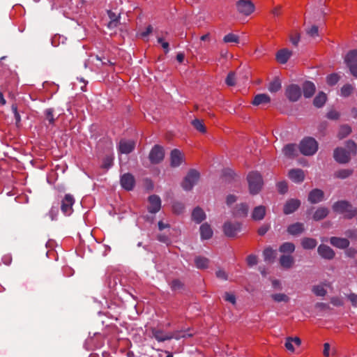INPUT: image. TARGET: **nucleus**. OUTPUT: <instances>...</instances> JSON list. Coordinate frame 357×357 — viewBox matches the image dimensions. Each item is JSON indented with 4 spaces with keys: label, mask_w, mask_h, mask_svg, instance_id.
I'll list each match as a JSON object with an SVG mask.
<instances>
[{
    "label": "nucleus",
    "mask_w": 357,
    "mask_h": 357,
    "mask_svg": "<svg viewBox=\"0 0 357 357\" xmlns=\"http://www.w3.org/2000/svg\"><path fill=\"white\" fill-rule=\"evenodd\" d=\"M333 212L344 215L346 219H352L357 215V208L345 199L339 200L332 205Z\"/></svg>",
    "instance_id": "1"
},
{
    "label": "nucleus",
    "mask_w": 357,
    "mask_h": 357,
    "mask_svg": "<svg viewBox=\"0 0 357 357\" xmlns=\"http://www.w3.org/2000/svg\"><path fill=\"white\" fill-rule=\"evenodd\" d=\"M247 179L250 194H258L261 191L264 184L261 175L257 172H252L248 174Z\"/></svg>",
    "instance_id": "2"
},
{
    "label": "nucleus",
    "mask_w": 357,
    "mask_h": 357,
    "mask_svg": "<svg viewBox=\"0 0 357 357\" xmlns=\"http://www.w3.org/2000/svg\"><path fill=\"white\" fill-rule=\"evenodd\" d=\"M299 150L304 155H313L318 150V143L312 137H305L300 142Z\"/></svg>",
    "instance_id": "3"
},
{
    "label": "nucleus",
    "mask_w": 357,
    "mask_h": 357,
    "mask_svg": "<svg viewBox=\"0 0 357 357\" xmlns=\"http://www.w3.org/2000/svg\"><path fill=\"white\" fill-rule=\"evenodd\" d=\"M199 177V172L195 169H190L182 182L183 188L186 191L191 190L198 182Z\"/></svg>",
    "instance_id": "4"
},
{
    "label": "nucleus",
    "mask_w": 357,
    "mask_h": 357,
    "mask_svg": "<svg viewBox=\"0 0 357 357\" xmlns=\"http://www.w3.org/2000/svg\"><path fill=\"white\" fill-rule=\"evenodd\" d=\"M344 61L353 76L357 77V50L349 51Z\"/></svg>",
    "instance_id": "5"
},
{
    "label": "nucleus",
    "mask_w": 357,
    "mask_h": 357,
    "mask_svg": "<svg viewBox=\"0 0 357 357\" xmlns=\"http://www.w3.org/2000/svg\"><path fill=\"white\" fill-rule=\"evenodd\" d=\"M224 234L229 238L235 237L238 232L241 230V224L230 221L225 222L222 226Z\"/></svg>",
    "instance_id": "6"
},
{
    "label": "nucleus",
    "mask_w": 357,
    "mask_h": 357,
    "mask_svg": "<svg viewBox=\"0 0 357 357\" xmlns=\"http://www.w3.org/2000/svg\"><path fill=\"white\" fill-rule=\"evenodd\" d=\"M285 96L291 102L298 101L302 96L301 88L296 84H291L285 89Z\"/></svg>",
    "instance_id": "7"
},
{
    "label": "nucleus",
    "mask_w": 357,
    "mask_h": 357,
    "mask_svg": "<svg viewBox=\"0 0 357 357\" xmlns=\"http://www.w3.org/2000/svg\"><path fill=\"white\" fill-rule=\"evenodd\" d=\"M236 6L238 12L245 16L250 15L255 10V5L250 0H238Z\"/></svg>",
    "instance_id": "8"
},
{
    "label": "nucleus",
    "mask_w": 357,
    "mask_h": 357,
    "mask_svg": "<svg viewBox=\"0 0 357 357\" xmlns=\"http://www.w3.org/2000/svg\"><path fill=\"white\" fill-rule=\"evenodd\" d=\"M335 160L340 164L348 163L351 160V154L347 150L342 147L336 148L333 151Z\"/></svg>",
    "instance_id": "9"
},
{
    "label": "nucleus",
    "mask_w": 357,
    "mask_h": 357,
    "mask_svg": "<svg viewBox=\"0 0 357 357\" xmlns=\"http://www.w3.org/2000/svg\"><path fill=\"white\" fill-rule=\"evenodd\" d=\"M164 156L163 148L160 145H155L149 153V158L152 164H158L163 160Z\"/></svg>",
    "instance_id": "10"
},
{
    "label": "nucleus",
    "mask_w": 357,
    "mask_h": 357,
    "mask_svg": "<svg viewBox=\"0 0 357 357\" xmlns=\"http://www.w3.org/2000/svg\"><path fill=\"white\" fill-rule=\"evenodd\" d=\"M75 203L73 197L70 194H66L61 201V209L66 215H70L73 210V206Z\"/></svg>",
    "instance_id": "11"
},
{
    "label": "nucleus",
    "mask_w": 357,
    "mask_h": 357,
    "mask_svg": "<svg viewBox=\"0 0 357 357\" xmlns=\"http://www.w3.org/2000/svg\"><path fill=\"white\" fill-rule=\"evenodd\" d=\"M120 182L123 189L130 191L132 190L135 186V179L131 174L126 173L121 176Z\"/></svg>",
    "instance_id": "12"
},
{
    "label": "nucleus",
    "mask_w": 357,
    "mask_h": 357,
    "mask_svg": "<svg viewBox=\"0 0 357 357\" xmlns=\"http://www.w3.org/2000/svg\"><path fill=\"white\" fill-rule=\"evenodd\" d=\"M324 199V192L322 190L314 188L312 190L307 197V200L312 204L321 202Z\"/></svg>",
    "instance_id": "13"
},
{
    "label": "nucleus",
    "mask_w": 357,
    "mask_h": 357,
    "mask_svg": "<svg viewBox=\"0 0 357 357\" xmlns=\"http://www.w3.org/2000/svg\"><path fill=\"white\" fill-rule=\"evenodd\" d=\"M301 206V201L298 199H288L284 205L283 213L289 215L295 212Z\"/></svg>",
    "instance_id": "14"
},
{
    "label": "nucleus",
    "mask_w": 357,
    "mask_h": 357,
    "mask_svg": "<svg viewBox=\"0 0 357 357\" xmlns=\"http://www.w3.org/2000/svg\"><path fill=\"white\" fill-rule=\"evenodd\" d=\"M135 147V142L131 139H121L119 144V151L121 153L128 154L131 153Z\"/></svg>",
    "instance_id": "15"
},
{
    "label": "nucleus",
    "mask_w": 357,
    "mask_h": 357,
    "mask_svg": "<svg viewBox=\"0 0 357 357\" xmlns=\"http://www.w3.org/2000/svg\"><path fill=\"white\" fill-rule=\"evenodd\" d=\"M149 206L148 207L149 212L151 213H156L160 210L161 199L159 196L153 195L149 197Z\"/></svg>",
    "instance_id": "16"
},
{
    "label": "nucleus",
    "mask_w": 357,
    "mask_h": 357,
    "mask_svg": "<svg viewBox=\"0 0 357 357\" xmlns=\"http://www.w3.org/2000/svg\"><path fill=\"white\" fill-rule=\"evenodd\" d=\"M318 254L324 259L331 260L335 257V252L328 245L321 244L317 248Z\"/></svg>",
    "instance_id": "17"
},
{
    "label": "nucleus",
    "mask_w": 357,
    "mask_h": 357,
    "mask_svg": "<svg viewBox=\"0 0 357 357\" xmlns=\"http://www.w3.org/2000/svg\"><path fill=\"white\" fill-rule=\"evenodd\" d=\"M288 176L293 182L301 183L304 181L305 175L301 169H292L289 171Z\"/></svg>",
    "instance_id": "18"
},
{
    "label": "nucleus",
    "mask_w": 357,
    "mask_h": 357,
    "mask_svg": "<svg viewBox=\"0 0 357 357\" xmlns=\"http://www.w3.org/2000/svg\"><path fill=\"white\" fill-rule=\"evenodd\" d=\"M305 225L302 222H295L287 227V231L289 235L296 236H299L305 231Z\"/></svg>",
    "instance_id": "19"
},
{
    "label": "nucleus",
    "mask_w": 357,
    "mask_h": 357,
    "mask_svg": "<svg viewBox=\"0 0 357 357\" xmlns=\"http://www.w3.org/2000/svg\"><path fill=\"white\" fill-rule=\"evenodd\" d=\"M183 160V155L182 153L175 149L171 151L170 154V165L172 167H177L182 163Z\"/></svg>",
    "instance_id": "20"
},
{
    "label": "nucleus",
    "mask_w": 357,
    "mask_h": 357,
    "mask_svg": "<svg viewBox=\"0 0 357 357\" xmlns=\"http://www.w3.org/2000/svg\"><path fill=\"white\" fill-rule=\"evenodd\" d=\"M151 333L152 336L160 342H162L167 340H171L170 333H165L164 331L156 328H151Z\"/></svg>",
    "instance_id": "21"
},
{
    "label": "nucleus",
    "mask_w": 357,
    "mask_h": 357,
    "mask_svg": "<svg viewBox=\"0 0 357 357\" xmlns=\"http://www.w3.org/2000/svg\"><path fill=\"white\" fill-rule=\"evenodd\" d=\"M330 243L339 249H346L349 246L350 242L346 238L332 236L330 238Z\"/></svg>",
    "instance_id": "22"
},
{
    "label": "nucleus",
    "mask_w": 357,
    "mask_h": 357,
    "mask_svg": "<svg viewBox=\"0 0 357 357\" xmlns=\"http://www.w3.org/2000/svg\"><path fill=\"white\" fill-rule=\"evenodd\" d=\"M248 206L246 204L242 203L236 206L233 211V215L236 218H244L248 215Z\"/></svg>",
    "instance_id": "23"
},
{
    "label": "nucleus",
    "mask_w": 357,
    "mask_h": 357,
    "mask_svg": "<svg viewBox=\"0 0 357 357\" xmlns=\"http://www.w3.org/2000/svg\"><path fill=\"white\" fill-rule=\"evenodd\" d=\"M316 91L315 85L310 81H305L303 84V96L306 98L312 97Z\"/></svg>",
    "instance_id": "24"
},
{
    "label": "nucleus",
    "mask_w": 357,
    "mask_h": 357,
    "mask_svg": "<svg viewBox=\"0 0 357 357\" xmlns=\"http://www.w3.org/2000/svg\"><path fill=\"white\" fill-rule=\"evenodd\" d=\"M291 54V51L284 48L277 52L276 59L280 63L284 64L288 61Z\"/></svg>",
    "instance_id": "25"
},
{
    "label": "nucleus",
    "mask_w": 357,
    "mask_h": 357,
    "mask_svg": "<svg viewBox=\"0 0 357 357\" xmlns=\"http://www.w3.org/2000/svg\"><path fill=\"white\" fill-rule=\"evenodd\" d=\"M200 236L202 240L210 239L213 236V230L209 224L205 222L200 226Z\"/></svg>",
    "instance_id": "26"
},
{
    "label": "nucleus",
    "mask_w": 357,
    "mask_h": 357,
    "mask_svg": "<svg viewBox=\"0 0 357 357\" xmlns=\"http://www.w3.org/2000/svg\"><path fill=\"white\" fill-rule=\"evenodd\" d=\"M206 219V214L202 208L197 206L192 213V220L197 224L201 223Z\"/></svg>",
    "instance_id": "27"
},
{
    "label": "nucleus",
    "mask_w": 357,
    "mask_h": 357,
    "mask_svg": "<svg viewBox=\"0 0 357 357\" xmlns=\"http://www.w3.org/2000/svg\"><path fill=\"white\" fill-rule=\"evenodd\" d=\"M107 15L109 18V22L107 24V27L109 29H114L119 24L120 14H116L112 10H107Z\"/></svg>",
    "instance_id": "28"
},
{
    "label": "nucleus",
    "mask_w": 357,
    "mask_h": 357,
    "mask_svg": "<svg viewBox=\"0 0 357 357\" xmlns=\"http://www.w3.org/2000/svg\"><path fill=\"white\" fill-rule=\"evenodd\" d=\"M282 153L286 157L293 158L297 155V146L295 144H288L284 146Z\"/></svg>",
    "instance_id": "29"
},
{
    "label": "nucleus",
    "mask_w": 357,
    "mask_h": 357,
    "mask_svg": "<svg viewBox=\"0 0 357 357\" xmlns=\"http://www.w3.org/2000/svg\"><path fill=\"white\" fill-rule=\"evenodd\" d=\"M329 213V210L325 206L319 207L313 214L312 218L314 221H319L324 219Z\"/></svg>",
    "instance_id": "30"
},
{
    "label": "nucleus",
    "mask_w": 357,
    "mask_h": 357,
    "mask_svg": "<svg viewBox=\"0 0 357 357\" xmlns=\"http://www.w3.org/2000/svg\"><path fill=\"white\" fill-rule=\"evenodd\" d=\"M271 102V98L268 95L265 93H259L255 96L252 103L255 106L260 105L268 104Z\"/></svg>",
    "instance_id": "31"
},
{
    "label": "nucleus",
    "mask_w": 357,
    "mask_h": 357,
    "mask_svg": "<svg viewBox=\"0 0 357 357\" xmlns=\"http://www.w3.org/2000/svg\"><path fill=\"white\" fill-rule=\"evenodd\" d=\"M266 215V207L264 206H256L252 213V218L258 221L264 219Z\"/></svg>",
    "instance_id": "32"
},
{
    "label": "nucleus",
    "mask_w": 357,
    "mask_h": 357,
    "mask_svg": "<svg viewBox=\"0 0 357 357\" xmlns=\"http://www.w3.org/2000/svg\"><path fill=\"white\" fill-rule=\"evenodd\" d=\"M294 264V259L290 255H283L280 258V264L284 268L289 269L292 267Z\"/></svg>",
    "instance_id": "33"
},
{
    "label": "nucleus",
    "mask_w": 357,
    "mask_h": 357,
    "mask_svg": "<svg viewBox=\"0 0 357 357\" xmlns=\"http://www.w3.org/2000/svg\"><path fill=\"white\" fill-rule=\"evenodd\" d=\"M190 328L186 331H174V332H170L171 340L175 339L176 340H180L181 338L190 337L193 335V333H189Z\"/></svg>",
    "instance_id": "34"
},
{
    "label": "nucleus",
    "mask_w": 357,
    "mask_h": 357,
    "mask_svg": "<svg viewBox=\"0 0 357 357\" xmlns=\"http://www.w3.org/2000/svg\"><path fill=\"white\" fill-rule=\"evenodd\" d=\"M301 243L303 249L312 250L317 246V241L313 238L305 237L302 238Z\"/></svg>",
    "instance_id": "35"
},
{
    "label": "nucleus",
    "mask_w": 357,
    "mask_h": 357,
    "mask_svg": "<svg viewBox=\"0 0 357 357\" xmlns=\"http://www.w3.org/2000/svg\"><path fill=\"white\" fill-rule=\"evenodd\" d=\"M327 100V97L325 93L319 92L314 98L313 105L317 108L322 107Z\"/></svg>",
    "instance_id": "36"
},
{
    "label": "nucleus",
    "mask_w": 357,
    "mask_h": 357,
    "mask_svg": "<svg viewBox=\"0 0 357 357\" xmlns=\"http://www.w3.org/2000/svg\"><path fill=\"white\" fill-rule=\"evenodd\" d=\"M354 170L351 169H341L334 173V177L340 179H345L352 175Z\"/></svg>",
    "instance_id": "37"
},
{
    "label": "nucleus",
    "mask_w": 357,
    "mask_h": 357,
    "mask_svg": "<svg viewBox=\"0 0 357 357\" xmlns=\"http://www.w3.org/2000/svg\"><path fill=\"white\" fill-rule=\"evenodd\" d=\"M279 251L284 254L290 255L295 251V245L291 242L283 243L280 246Z\"/></svg>",
    "instance_id": "38"
},
{
    "label": "nucleus",
    "mask_w": 357,
    "mask_h": 357,
    "mask_svg": "<svg viewBox=\"0 0 357 357\" xmlns=\"http://www.w3.org/2000/svg\"><path fill=\"white\" fill-rule=\"evenodd\" d=\"M191 123L194 128L197 130L198 132L203 134L206 132V128L202 120H200L199 119H195L192 121Z\"/></svg>",
    "instance_id": "39"
},
{
    "label": "nucleus",
    "mask_w": 357,
    "mask_h": 357,
    "mask_svg": "<svg viewBox=\"0 0 357 357\" xmlns=\"http://www.w3.org/2000/svg\"><path fill=\"white\" fill-rule=\"evenodd\" d=\"M351 132V128L349 125H342L340 126L337 137L340 139H342L347 137Z\"/></svg>",
    "instance_id": "40"
},
{
    "label": "nucleus",
    "mask_w": 357,
    "mask_h": 357,
    "mask_svg": "<svg viewBox=\"0 0 357 357\" xmlns=\"http://www.w3.org/2000/svg\"><path fill=\"white\" fill-rule=\"evenodd\" d=\"M208 259L204 257H197L195 259V263L198 268H206L208 265Z\"/></svg>",
    "instance_id": "41"
},
{
    "label": "nucleus",
    "mask_w": 357,
    "mask_h": 357,
    "mask_svg": "<svg viewBox=\"0 0 357 357\" xmlns=\"http://www.w3.org/2000/svg\"><path fill=\"white\" fill-rule=\"evenodd\" d=\"M281 87H282L281 82L280 81L279 79L275 78L274 80H273L269 84L268 89L271 93H275V92L278 91L279 90H280Z\"/></svg>",
    "instance_id": "42"
},
{
    "label": "nucleus",
    "mask_w": 357,
    "mask_h": 357,
    "mask_svg": "<svg viewBox=\"0 0 357 357\" xmlns=\"http://www.w3.org/2000/svg\"><path fill=\"white\" fill-rule=\"evenodd\" d=\"M312 291L317 296H324L327 293L323 284L313 286Z\"/></svg>",
    "instance_id": "43"
},
{
    "label": "nucleus",
    "mask_w": 357,
    "mask_h": 357,
    "mask_svg": "<svg viewBox=\"0 0 357 357\" xmlns=\"http://www.w3.org/2000/svg\"><path fill=\"white\" fill-rule=\"evenodd\" d=\"M264 261H271L275 257V250L271 248H266L263 252Z\"/></svg>",
    "instance_id": "44"
},
{
    "label": "nucleus",
    "mask_w": 357,
    "mask_h": 357,
    "mask_svg": "<svg viewBox=\"0 0 357 357\" xmlns=\"http://www.w3.org/2000/svg\"><path fill=\"white\" fill-rule=\"evenodd\" d=\"M271 298L278 303L284 302L287 303L289 301V297L284 294H275L271 295Z\"/></svg>",
    "instance_id": "45"
},
{
    "label": "nucleus",
    "mask_w": 357,
    "mask_h": 357,
    "mask_svg": "<svg viewBox=\"0 0 357 357\" xmlns=\"http://www.w3.org/2000/svg\"><path fill=\"white\" fill-rule=\"evenodd\" d=\"M223 41L225 43H239V37L237 35L230 33L224 36Z\"/></svg>",
    "instance_id": "46"
},
{
    "label": "nucleus",
    "mask_w": 357,
    "mask_h": 357,
    "mask_svg": "<svg viewBox=\"0 0 357 357\" xmlns=\"http://www.w3.org/2000/svg\"><path fill=\"white\" fill-rule=\"evenodd\" d=\"M340 79V76L337 73H332L327 76L326 82L330 86L335 85Z\"/></svg>",
    "instance_id": "47"
},
{
    "label": "nucleus",
    "mask_w": 357,
    "mask_h": 357,
    "mask_svg": "<svg viewBox=\"0 0 357 357\" xmlns=\"http://www.w3.org/2000/svg\"><path fill=\"white\" fill-rule=\"evenodd\" d=\"M354 88L350 84H344L341 88V95L344 97L349 96L353 92Z\"/></svg>",
    "instance_id": "48"
},
{
    "label": "nucleus",
    "mask_w": 357,
    "mask_h": 357,
    "mask_svg": "<svg viewBox=\"0 0 357 357\" xmlns=\"http://www.w3.org/2000/svg\"><path fill=\"white\" fill-rule=\"evenodd\" d=\"M278 191L281 195H284L288 190V185L286 181H280L276 184Z\"/></svg>",
    "instance_id": "49"
},
{
    "label": "nucleus",
    "mask_w": 357,
    "mask_h": 357,
    "mask_svg": "<svg viewBox=\"0 0 357 357\" xmlns=\"http://www.w3.org/2000/svg\"><path fill=\"white\" fill-rule=\"evenodd\" d=\"M347 151L350 152V154L356 155L357 152L356 144L352 140H348L346 143Z\"/></svg>",
    "instance_id": "50"
},
{
    "label": "nucleus",
    "mask_w": 357,
    "mask_h": 357,
    "mask_svg": "<svg viewBox=\"0 0 357 357\" xmlns=\"http://www.w3.org/2000/svg\"><path fill=\"white\" fill-rule=\"evenodd\" d=\"M54 109L48 108L45 111V119L50 123V124H54L55 122V119L54 117Z\"/></svg>",
    "instance_id": "51"
},
{
    "label": "nucleus",
    "mask_w": 357,
    "mask_h": 357,
    "mask_svg": "<svg viewBox=\"0 0 357 357\" xmlns=\"http://www.w3.org/2000/svg\"><path fill=\"white\" fill-rule=\"evenodd\" d=\"M225 82L228 86H232L236 84V77L234 72H229L227 75Z\"/></svg>",
    "instance_id": "52"
},
{
    "label": "nucleus",
    "mask_w": 357,
    "mask_h": 357,
    "mask_svg": "<svg viewBox=\"0 0 357 357\" xmlns=\"http://www.w3.org/2000/svg\"><path fill=\"white\" fill-rule=\"evenodd\" d=\"M11 109L14 114V116H15V124L17 127H19L20 125L21 117L17 111V105L15 104H13L11 106Z\"/></svg>",
    "instance_id": "53"
},
{
    "label": "nucleus",
    "mask_w": 357,
    "mask_h": 357,
    "mask_svg": "<svg viewBox=\"0 0 357 357\" xmlns=\"http://www.w3.org/2000/svg\"><path fill=\"white\" fill-rule=\"evenodd\" d=\"M173 211L176 214H181L184 211V205L182 203L180 202H175L173 204Z\"/></svg>",
    "instance_id": "54"
},
{
    "label": "nucleus",
    "mask_w": 357,
    "mask_h": 357,
    "mask_svg": "<svg viewBox=\"0 0 357 357\" xmlns=\"http://www.w3.org/2000/svg\"><path fill=\"white\" fill-rule=\"evenodd\" d=\"M113 158L112 156H107L104 158L102 167L104 169H109L112 166Z\"/></svg>",
    "instance_id": "55"
},
{
    "label": "nucleus",
    "mask_w": 357,
    "mask_h": 357,
    "mask_svg": "<svg viewBox=\"0 0 357 357\" xmlns=\"http://www.w3.org/2000/svg\"><path fill=\"white\" fill-rule=\"evenodd\" d=\"M183 284L179 280H174L171 283V289L173 291H178L183 288Z\"/></svg>",
    "instance_id": "56"
},
{
    "label": "nucleus",
    "mask_w": 357,
    "mask_h": 357,
    "mask_svg": "<svg viewBox=\"0 0 357 357\" xmlns=\"http://www.w3.org/2000/svg\"><path fill=\"white\" fill-rule=\"evenodd\" d=\"M247 263L249 266H252L258 263L257 257L255 255H250L247 257Z\"/></svg>",
    "instance_id": "57"
},
{
    "label": "nucleus",
    "mask_w": 357,
    "mask_h": 357,
    "mask_svg": "<svg viewBox=\"0 0 357 357\" xmlns=\"http://www.w3.org/2000/svg\"><path fill=\"white\" fill-rule=\"evenodd\" d=\"M306 33L311 37L317 36L318 26L317 25H312L310 29H306Z\"/></svg>",
    "instance_id": "58"
},
{
    "label": "nucleus",
    "mask_w": 357,
    "mask_h": 357,
    "mask_svg": "<svg viewBox=\"0 0 357 357\" xmlns=\"http://www.w3.org/2000/svg\"><path fill=\"white\" fill-rule=\"evenodd\" d=\"M331 303L337 307L342 306L344 305L343 301L337 296H333L331 298Z\"/></svg>",
    "instance_id": "59"
},
{
    "label": "nucleus",
    "mask_w": 357,
    "mask_h": 357,
    "mask_svg": "<svg viewBox=\"0 0 357 357\" xmlns=\"http://www.w3.org/2000/svg\"><path fill=\"white\" fill-rule=\"evenodd\" d=\"M224 298L225 301L232 303L233 305L236 304V296L233 294L225 292Z\"/></svg>",
    "instance_id": "60"
},
{
    "label": "nucleus",
    "mask_w": 357,
    "mask_h": 357,
    "mask_svg": "<svg viewBox=\"0 0 357 357\" xmlns=\"http://www.w3.org/2000/svg\"><path fill=\"white\" fill-rule=\"evenodd\" d=\"M286 349L291 352L294 351L292 337H287L284 344Z\"/></svg>",
    "instance_id": "61"
},
{
    "label": "nucleus",
    "mask_w": 357,
    "mask_h": 357,
    "mask_svg": "<svg viewBox=\"0 0 357 357\" xmlns=\"http://www.w3.org/2000/svg\"><path fill=\"white\" fill-rule=\"evenodd\" d=\"M326 116L329 119L337 120L340 117V114L335 110H331L327 113Z\"/></svg>",
    "instance_id": "62"
},
{
    "label": "nucleus",
    "mask_w": 357,
    "mask_h": 357,
    "mask_svg": "<svg viewBox=\"0 0 357 357\" xmlns=\"http://www.w3.org/2000/svg\"><path fill=\"white\" fill-rule=\"evenodd\" d=\"M345 235L351 239L357 238V231L356 229H348L345 231Z\"/></svg>",
    "instance_id": "63"
},
{
    "label": "nucleus",
    "mask_w": 357,
    "mask_h": 357,
    "mask_svg": "<svg viewBox=\"0 0 357 357\" xmlns=\"http://www.w3.org/2000/svg\"><path fill=\"white\" fill-rule=\"evenodd\" d=\"M347 297H348V299L351 303L352 305L354 307H356L357 306V294H356L354 293H351L350 294L348 295Z\"/></svg>",
    "instance_id": "64"
}]
</instances>
